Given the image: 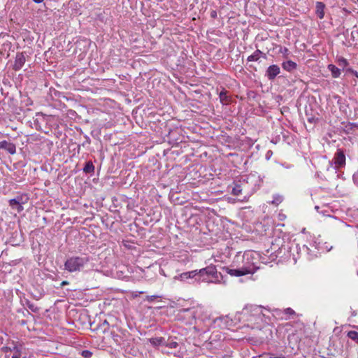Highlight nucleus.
Listing matches in <instances>:
<instances>
[{"mask_svg": "<svg viewBox=\"0 0 358 358\" xmlns=\"http://www.w3.org/2000/svg\"><path fill=\"white\" fill-rule=\"evenodd\" d=\"M43 1L44 0H33V1L36 3H40L43 2Z\"/></svg>", "mask_w": 358, "mask_h": 358, "instance_id": "nucleus-34", "label": "nucleus"}, {"mask_svg": "<svg viewBox=\"0 0 358 358\" xmlns=\"http://www.w3.org/2000/svg\"><path fill=\"white\" fill-rule=\"evenodd\" d=\"M282 200H283L282 196L277 194V195L273 196V199L272 201V203L278 206L282 201Z\"/></svg>", "mask_w": 358, "mask_h": 358, "instance_id": "nucleus-23", "label": "nucleus"}, {"mask_svg": "<svg viewBox=\"0 0 358 358\" xmlns=\"http://www.w3.org/2000/svg\"><path fill=\"white\" fill-rule=\"evenodd\" d=\"M86 142H87V143H90V138H86Z\"/></svg>", "mask_w": 358, "mask_h": 358, "instance_id": "nucleus-36", "label": "nucleus"}, {"mask_svg": "<svg viewBox=\"0 0 358 358\" xmlns=\"http://www.w3.org/2000/svg\"><path fill=\"white\" fill-rule=\"evenodd\" d=\"M197 272L198 278H196V282L215 284L224 283V276L220 272L217 271L216 266L213 264L197 270Z\"/></svg>", "mask_w": 358, "mask_h": 358, "instance_id": "nucleus-1", "label": "nucleus"}, {"mask_svg": "<svg viewBox=\"0 0 358 358\" xmlns=\"http://www.w3.org/2000/svg\"><path fill=\"white\" fill-rule=\"evenodd\" d=\"M357 1H358V0H357Z\"/></svg>", "mask_w": 358, "mask_h": 358, "instance_id": "nucleus-42", "label": "nucleus"}, {"mask_svg": "<svg viewBox=\"0 0 358 358\" xmlns=\"http://www.w3.org/2000/svg\"><path fill=\"white\" fill-rule=\"evenodd\" d=\"M9 205L13 208L17 209V207H19V204L17 202L15 198L9 200Z\"/></svg>", "mask_w": 358, "mask_h": 358, "instance_id": "nucleus-25", "label": "nucleus"}, {"mask_svg": "<svg viewBox=\"0 0 358 358\" xmlns=\"http://www.w3.org/2000/svg\"><path fill=\"white\" fill-rule=\"evenodd\" d=\"M348 336L358 343V332L355 331H350L348 333Z\"/></svg>", "mask_w": 358, "mask_h": 358, "instance_id": "nucleus-22", "label": "nucleus"}, {"mask_svg": "<svg viewBox=\"0 0 358 358\" xmlns=\"http://www.w3.org/2000/svg\"><path fill=\"white\" fill-rule=\"evenodd\" d=\"M66 284H68V282H67L66 281H64V282H62V285H66Z\"/></svg>", "mask_w": 358, "mask_h": 358, "instance_id": "nucleus-38", "label": "nucleus"}, {"mask_svg": "<svg viewBox=\"0 0 358 358\" xmlns=\"http://www.w3.org/2000/svg\"><path fill=\"white\" fill-rule=\"evenodd\" d=\"M0 149H3L7 150L10 154H15L16 152L15 145L10 142H8L7 141H0Z\"/></svg>", "mask_w": 358, "mask_h": 358, "instance_id": "nucleus-10", "label": "nucleus"}, {"mask_svg": "<svg viewBox=\"0 0 358 358\" xmlns=\"http://www.w3.org/2000/svg\"><path fill=\"white\" fill-rule=\"evenodd\" d=\"M262 54V52L259 50H255L252 55H250L248 57V62H256V61H258L259 57H260V55Z\"/></svg>", "mask_w": 358, "mask_h": 358, "instance_id": "nucleus-18", "label": "nucleus"}, {"mask_svg": "<svg viewBox=\"0 0 358 358\" xmlns=\"http://www.w3.org/2000/svg\"><path fill=\"white\" fill-rule=\"evenodd\" d=\"M17 202L19 204V207H17V210L20 213L23 210L22 205L26 203L29 200L28 196L26 194L19 195L15 197Z\"/></svg>", "mask_w": 358, "mask_h": 358, "instance_id": "nucleus-13", "label": "nucleus"}, {"mask_svg": "<svg viewBox=\"0 0 358 358\" xmlns=\"http://www.w3.org/2000/svg\"><path fill=\"white\" fill-rule=\"evenodd\" d=\"M155 298H156L155 296H150V300L152 301Z\"/></svg>", "mask_w": 358, "mask_h": 358, "instance_id": "nucleus-37", "label": "nucleus"}, {"mask_svg": "<svg viewBox=\"0 0 358 358\" xmlns=\"http://www.w3.org/2000/svg\"><path fill=\"white\" fill-rule=\"evenodd\" d=\"M345 155L343 150L338 149L334 154L333 162L336 169H340L345 166Z\"/></svg>", "mask_w": 358, "mask_h": 358, "instance_id": "nucleus-5", "label": "nucleus"}, {"mask_svg": "<svg viewBox=\"0 0 358 358\" xmlns=\"http://www.w3.org/2000/svg\"><path fill=\"white\" fill-rule=\"evenodd\" d=\"M181 312H182V313H189V312H191V310L189 309V308H185V309H182L181 310Z\"/></svg>", "mask_w": 358, "mask_h": 358, "instance_id": "nucleus-32", "label": "nucleus"}, {"mask_svg": "<svg viewBox=\"0 0 358 358\" xmlns=\"http://www.w3.org/2000/svg\"><path fill=\"white\" fill-rule=\"evenodd\" d=\"M259 358H271V355L269 354H262L259 356Z\"/></svg>", "mask_w": 358, "mask_h": 358, "instance_id": "nucleus-29", "label": "nucleus"}, {"mask_svg": "<svg viewBox=\"0 0 358 358\" xmlns=\"http://www.w3.org/2000/svg\"><path fill=\"white\" fill-rule=\"evenodd\" d=\"M331 248H332V246H331L329 248H328L327 249V251H329V250H331Z\"/></svg>", "mask_w": 358, "mask_h": 358, "instance_id": "nucleus-39", "label": "nucleus"}, {"mask_svg": "<svg viewBox=\"0 0 358 358\" xmlns=\"http://www.w3.org/2000/svg\"><path fill=\"white\" fill-rule=\"evenodd\" d=\"M26 306L34 313H37L39 310V308L29 300L26 301Z\"/></svg>", "mask_w": 358, "mask_h": 358, "instance_id": "nucleus-20", "label": "nucleus"}, {"mask_svg": "<svg viewBox=\"0 0 358 358\" xmlns=\"http://www.w3.org/2000/svg\"><path fill=\"white\" fill-rule=\"evenodd\" d=\"M271 358H285L283 356H274L273 355H271Z\"/></svg>", "mask_w": 358, "mask_h": 358, "instance_id": "nucleus-31", "label": "nucleus"}, {"mask_svg": "<svg viewBox=\"0 0 358 358\" xmlns=\"http://www.w3.org/2000/svg\"><path fill=\"white\" fill-rule=\"evenodd\" d=\"M324 4L322 2H317L316 3V12L320 19H322L324 15Z\"/></svg>", "mask_w": 358, "mask_h": 358, "instance_id": "nucleus-14", "label": "nucleus"}, {"mask_svg": "<svg viewBox=\"0 0 358 358\" xmlns=\"http://www.w3.org/2000/svg\"><path fill=\"white\" fill-rule=\"evenodd\" d=\"M89 262L88 257L73 256L66 259L64 263V268L71 273L80 272Z\"/></svg>", "mask_w": 358, "mask_h": 358, "instance_id": "nucleus-2", "label": "nucleus"}, {"mask_svg": "<svg viewBox=\"0 0 358 358\" xmlns=\"http://www.w3.org/2000/svg\"><path fill=\"white\" fill-rule=\"evenodd\" d=\"M196 278H198L197 270L184 272L176 277L177 280L180 281H185L187 279H194L196 280Z\"/></svg>", "mask_w": 358, "mask_h": 358, "instance_id": "nucleus-8", "label": "nucleus"}, {"mask_svg": "<svg viewBox=\"0 0 358 358\" xmlns=\"http://www.w3.org/2000/svg\"><path fill=\"white\" fill-rule=\"evenodd\" d=\"M191 315H192L193 317H194V313H191Z\"/></svg>", "mask_w": 358, "mask_h": 358, "instance_id": "nucleus-41", "label": "nucleus"}, {"mask_svg": "<svg viewBox=\"0 0 358 358\" xmlns=\"http://www.w3.org/2000/svg\"><path fill=\"white\" fill-rule=\"evenodd\" d=\"M353 73L358 78V72L355 71Z\"/></svg>", "mask_w": 358, "mask_h": 358, "instance_id": "nucleus-35", "label": "nucleus"}, {"mask_svg": "<svg viewBox=\"0 0 358 358\" xmlns=\"http://www.w3.org/2000/svg\"><path fill=\"white\" fill-rule=\"evenodd\" d=\"M83 171L85 173H94V166L93 165L92 162L89 161L87 162L84 168H83Z\"/></svg>", "mask_w": 358, "mask_h": 358, "instance_id": "nucleus-19", "label": "nucleus"}, {"mask_svg": "<svg viewBox=\"0 0 358 358\" xmlns=\"http://www.w3.org/2000/svg\"><path fill=\"white\" fill-rule=\"evenodd\" d=\"M280 52L283 55V57L287 59V58L289 57V50L287 48L284 47V48H281L280 49Z\"/></svg>", "mask_w": 358, "mask_h": 358, "instance_id": "nucleus-26", "label": "nucleus"}, {"mask_svg": "<svg viewBox=\"0 0 358 358\" xmlns=\"http://www.w3.org/2000/svg\"><path fill=\"white\" fill-rule=\"evenodd\" d=\"M12 358H20V354L19 352H16L12 356Z\"/></svg>", "mask_w": 358, "mask_h": 358, "instance_id": "nucleus-30", "label": "nucleus"}, {"mask_svg": "<svg viewBox=\"0 0 358 358\" xmlns=\"http://www.w3.org/2000/svg\"><path fill=\"white\" fill-rule=\"evenodd\" d=\"M222 269L224 271H225L231 276L240 277V276L245 275V273L243 272V271L241 266H239L236 268H229L227 266H224L222 268Z\"/></svg>", "mask_w": 358, "mask_h": 358, "instance_id": "nucleus-9", "label": "nucleus"}, {"mask_svg": "<svg viewBox=\"0 0 358 358\" xmlns=\"http://www.w3.org/2000/svg\"><path fill=\"white\" fill-rule=\"evenodd\" d=\"M255 256L258 257L259 255L252 252H245L243 255V265L241 267L245 275L254 273L259 268L257 263L254 262L257 259Z\"/></svg>", "mask_w": 358, "mask_h": 358, "instance_id": "nucleus-3", "label": "nucleus"}, {"mask_svg": "<svg viewBox=\"0 0 358 358\" xmlns=\"http://www.w3.org/2000/svg\"><path fill=\"white\" fill-rule=\"evenodd\" d=\"M219 97H220V101L222 103H227L230 101V98L227 95V92L225 90H223L220 92Z\"/></svg>", "mask_w": 358, "mask_h": 358, "instance_id": "nucleus-17", "label": "nucleus"}, {"mask_svg": "<svg viewBox=\"0 0 358 358\" xmlns=\"http://www.w3.org/2000/svg\"><path fill=\"white\" fill-rule=\"evenodd\" d=\"M280 73V69L278 65L273 64L268 67L266 71V76L268 80H273Z\"/></svg>", "mask_w": 358, "mask_h": 358, "instance_id": "nucleus-7", "label": "nucleus"}, {"mask_svg": "<svg viewBox=\"0 0 358 358\" xmlns=\"http://www.w3.org/2000/svg\"><path fill=\"white\" fill-rule=\"evenodd\" d=\"M328 69L331 71L334 78H338L341 75V70L334 64H329Z\"/></svg>", "mask_w": 358, "mask_h": 358, "instance_id": "nucleus-15", "label": "nucleus"}, {"mask_svg": "<svg viewBox=\"0 0 358 358\" xmlns=\"http://www.w3.org/2000/svg\"><path fill=\"white\" fill-rule=\"evenodd\" d=\"M148 341L151 344V345L154 348H159L161 346H164L165 344V338L164 337H153L148 339Z\"/></svg>", "mask_w": 358, "mask_h": 358, "instance_id": "nucleus-11", "label": "nucleus"}, {"mask_svg": "<svg viewBox=\"0 0 358 358\" xmlns=\"http://www.w3.org/2000/svg\"><path fill=\"white\" fill-rule=\"evenodd\" d=\"M356 176H357L356 174H355V175L353 176L354 179L355 178Z\"/></svg>", "mask_w": 358, "mask_h": 358, "instance_id": "nucleus-40", "label": "nucleus"}, {"mask_svg": "<svg viewBox=\"0 0 358 358\" xmlns=\"http://www.w3.org/2000/svg\"><path fill=\"white\" fill-rule=\"evenodd\" d=\"M178 343L171 338H168L167 339L165 338V347L171 349H176L178 347Z\"/></svg>", "mask_w": 358, "mask_h": 358, "instance_id": "nucleus-16", "label": "nucleus"}, {"mask_svg": "<svg viewBox=\"0 0 358 358\" xmlns=\"http://www.w3.org/2000/svg\"><path fill=\"white\" fill-rule=\"evenodd\" d=\"M282 67L284 70L292 72V71L296 69L297 64L296 62L292 60H287L282 62Z\"/></svg>", "mask_w": 358, "mask_h": 358, "instance_id": "nucleus-12", "label": "nucleus"}, {"mask_svg": "<svg viewBox=\"0 0 358 358\" xmlns=\"http://www.w3.org/2000/svg\"><path fill=\"white\" fill-rule=\"evenodd\" d=\"M24 52H17L15 56L14 64L13 66V69L15 71L20 70L24 66L26 62Z\"/></svg>", "mask_w": 358, "mask_h": 358, "instance_id": "nucleus-6", "label": "nucleus"}, {"mask_svg": "<svg viewBox=\"0 0 358 358\" xmlns=\"http://www.w3.org/2000/svg\"><path fill=\"white\" fill-rule=\"evenodd\" d=\"M338 64L341 66L345 67L348 64V62L347 59L342 57L338 59Z\"/></svg>", "mask_w": 358, "mask_h": 358, "instance_id": "nucleus-27", "label": "nucleus"}, {"mask_svg": "<svg viewBox=\"0 0 358 358\" xmlns=\"http://www.w3.org/2000/svg\"><path fill=\"white\" fill-rule=\"evenodd\" d=\"M274 313L275 316L284 320L294 319L296 317L299 316V315L296 314V312L291 308H287L283 310L275 309Z\"/></svg>", "mask_w": 358, "mask_h": 358, "instance_id": "nucleus-4", "label": "nucleus"}, {"mask_svg": "<svg viewBox=\"0 0 358 358\" xmlns=\"http://www.w3.org/2000/svg\"><path fill=\"white\" fill-rule=\"evenodd\" d=\"M216 16H217V13H216V11H213V12L211 13V17L215 18V17H216Z\"/></svg>", "mask_w": 358, "mask_h": 358, "instance_id": "nucleus-33", "label": "nucleus"}, {"mask_svg": "<svg viewBox=\"0 0 358 358\" xmlns=\"http://www.w3.org/2000/svg\"><path fill=\"white\" fill-rule=\"evenodd\" d=\"M242 192V188L240 185H236L232 189V194L234 196H238Z\"/></svg>", "mask_w": 358, "mask_h": 358, "instance_id": "nucleus-21", "label": "nucleus"}, {"mask_svg": "<svg viewBox=\"0 0 358 358\" xmlns=\"http://www.w3.org/2000/svg\"><path fill=\"white\" fill-rule=\"evenodd\" d=\"M82 355L85 358H91L92 356V352L90 350H83L82 352Z\"/></svg>", "mask_w": 358, "mask_h": 358, "instance_id": "nucleus-28", "label": "nucleus"}, {"mask_svg": "<svg viewBox=\"0 0 358 358\" xmlns=\"http://www.w3.org/2000/svg\"><path fill=\"white\" fill-rule=\"evenodd\" d=\"M251 309H252L253 311L259 310L258 308H252V307L248 308V307H245V308L243 309V310L241 312V314L243 316H247L248 315L249 312L252 310Z\"/></svg>", "mask_w": 358, "mask_h": 358, "instance_id": "nucleus-24", "label": "nucleus"}]
</instances>
